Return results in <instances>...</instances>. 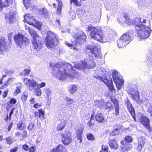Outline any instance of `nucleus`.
Wrapping results in <instances>:
<instances>
[{
    "mask_svg": "<svg viewBox=\"0 0 152 152\" xmlns=\"http://www.w3.org/2000/svg\"><path fill=\"white\" fill-rule=\"evenodd\" d=\"M52 73L53 75L61 80H72L77 76L73 66L67 63L63 64L60 62L56 64L53 68Z\"/></svg>",
    "mask_w": 152,
    "mask_h": 152,
    "instance_id": "f257e3e1",
    "label": "nucleus"
},
{
    "mask_svg": "<svg viewBox=\"0 0 152 152\" xmlns=\"http://www.w3.org/2000/svg\"><path fill=\"white\" fill-rule=\"evenodd\" d=\"M87 30L90 31V36L93 39L99 41L104 42L105 38L99 27H94L91 25L88 26Z\"/></svg>",
    "mask_w": 152,
    "mask_h": 152,
    "instance_id": "f03ea898",
    "label": "nucleus"
},
{
    "mask_svg": "<svg viewBox=\"0 0 152 152\" xmlns=\"http://www.w3.org/2000/svg\"><path fill=\"white\" fill-rule=\"evenodd\" d=\"M96 75H94V77L98 80L104 82L106 84L108 85L110 90L113 91L114 90V87L112 84H110L112 82L111 80H109L107 79L106 74V71L100 69L96 71Z\"/></svg>",
    "mask_w": 152,
    "mask_h": 152,
    "instance_id": "7ed1b4c3",
    "label": "nucleus"
},
{
    "mask_svg": "<svg viewBox=\"0 0 152 152\" xmlns=\"http://www.w3.org/2000/svg\"><path fill=\"white\" fill-rule=\"evenodd\" d=\"M26 29L28 30L33 38L32 43L34 48L37 51L39 50L42 46L41 38L38 36L35 31L30 27H27Z\"/></svg>",
    "mask_w": 152,
    "mask_h": 152,
    "instance_id": "20e7f679",
    "label": "nucleus"
},
{
    "mask_svg": "<svg viewBox=\"0 0 152 152\" xmlns=\"http://www.w3.org/2000/svg\"><path fill=\"white\" fill-rule=\"evenodd\" d=\"M136 29L137 30V35L141 39H145L148 38L151 32V27L148 26H135Z\"/></svg>",
    "mask_w": 152,
    "mask_h": 152,
    "instance_id": "39448f33",
    "label": "nucleus"
},
{
    "mask_svg": "<svg viewBox=\"0 0 152 152\" xmlns=\"http://www.w3.org/2000/svg\"><path fill=\"white\" fill-rule=\"evenodd\" d=\"M85 51L89 56H94L97 58H100L102 57L100 51L99 50L97 47L94 45H87L85 48Z\"/></svg>",
    "mask_w": 152,
    "mask_h": 152,
    "instance_id": "423d86ee",
    "label": "nucleus"
},
{
    "mask_svg": "<svg viewBox=\"0 0 152 152\" xmlns=\"http://www.w3.org/2000/svg\"><path fill=\"white\" fill-rule=\"evenodd\" d=\"M57 39L56 34L50 31L47 33V36L45 38V43L47 47L49 48H54L56 46V42Z\"/></svg>",
    "mask_w": 152,
    "mask_h": 152,
    "instance_id": "0eeeda50",
    "label": "nucleus"
},
{
    "mask_svg": "<svg viewBox=\"0 0 152 152\" xmlns=\"http://www.w3.org/2000/svg\"><path fill=\"white\" fill-rule=\"evenodd\" d=\"M112 77L114 83L118 90L120 89L121 88L124 83L122 80L123 77L116 71L114 70L112 72Z\"/></svg>",
    "mask_w": 152,
    "mask_h": 152,
    "instance_id": "6e6552de",
    "label": "nucleus"
},
{
    "mask_svg": "<svg viewBox=\"0 0 152 152\" xmlns=\"http://www.w3.org/2000/svg\"><path fill=\"white\" fill-rule=\"evenodd\" d=\"M34 19V17H32L30 14H28L24 16V21L25 22H27L29 24L32 25L37 27L39 30H41L42 23L40 21H37L35 20H34V22L35 23V24L34 23L30 22L31 20Z\"/></svg>",
    "mask_w": 152,
    "mask_h": 152,
    "instance_id": "1a4fd4ad",
    "label": "nucleus"
},
{
    "mask_svg": "<svg viewBox=\"0 0 152 152\" xmlns=\"http://www.w3.org/2000/svg\"><path fill=\"white\" fill-rule=\"evenodd\" d=\"M14 39L15 43L20 48L25 45V42H27L28 41V39L27 37L20 34L15 36Z\"/></svg>",
    "mask_w": 152,
    "mask_h": 152,
    "instance_id": "9d476101",
    "label": "nucleus"
},
{
    "mask_svg": "<svg viewBox=\"0 0 152 152\" xmlns=\"http://www.w3.org/2000/svg\"><path fill=\"white\" fill-rule=\"evenodd\" d=\"M73 36L75 39L77 43H80L82 41H84L86 39V36L84 32L81 31L77 33H73Z\"/></svg>",
    "mask_w": 152,
    "mask_h": 152,
    "instance_id": "9b49d317",
    "label": "nucleus"
},
{
    "mask_svg": "<svg viewBox=\"0 0 152 152\" xmlns=\"http://www.w3.org/2000/svg\"><path fill=\"white\" fill-rule=\"evenodd\" d=\"M134 24L135 26L140 27V26L146 27L148 26L151 27L150 22L149 20L147 22L146 19L143 18L142 20L141 18H136L135 20Z\"/></svg>",
    "mask_w": 152,
    "mask_h": 152,
    "instance_id": "f8f14e48",
    "label": "nucleus"
},
{
    "mask_svg": "<svg viewBox=\"0 0 152 152\" xmlns=\"http://www.w3.org/2000/svg\"><path fill=\"white\" fill-rule=\"evenodd\" d=\"M71 135L70 133L66 131L62 133V141L64 144L68 145L72 141Z\"/></svg>",
    "mask_w": 152,
    "mask_h": 152,
    "instance_id": "ddd939ff",
    "label": "nucleus"
},
{
    "mask_svg": "<svg viewBox=\"0 0 152 152\" xmlns=\"http://www.w3.org/2000/svg\"><path fill=\"white\" fill-rule=\"evenodd\" d=\"M93 60L92 58H88L85 61V63L82 65H79L80 66H79L78 68L76 67L78 69H80L83 68H86L88 69L91 68V67L95 66L94 63L93 62Z\"/></svg>",
    "mask_w": 152,
    "mask_h": 152,
    "instance_id": "4468645a",
    "label": "nucleus"
},
{
    "mask_svg": "<svg viewBox=\"0 0 152 152\" xmlns=\"http://www.w3.org/2000/svg\"><path fill=\"white\" fill-rule=\"evenodd\" d=\"M9 48V46L7 45L6 40L4 38H0V54H2L7 51Z\"/></svg>",
    "mask_w": 152,
    "mask_h": 152,
    "instance_id": "2eb2a0df",
    "label": "nucleus"
},
{
    "mask_svg": "<svg viewBox=\"0 0 152 152\" xmlns=\"http://www.w3.org/2000/svg\"><path fill=\"white\" fill-rule=\"evenodd\" d=\"M24 83L26 85L28 88L31 90H33L37 86V82L32 79L25 78L24 80Z\"/></svg>",
    "mask_w": 152,
    "mask_h": 152,
    "instance_id": "dca6fc26",
    "label": "nucleus"
},
{
    "mask_svg": "<svg viewBox=\"0 0 152 152\" xmlns=\"http://www.w3.org/2000/svg\"><path fill=\"white\" fill-rule=\"evenodd\" d=\"M125 103L127 105V107L133 118H134L135 116V111L134 108L132 106V104L130 103L129 100L127 99L125 100Z\"/></svg>",
    "mask_w": 152,
    "mask_h": 152,
    "instance_id": "f3484780",
    "label": "nucleus"
},
{
    "mask_svg": "<svg viewBox=\"0 0 152 152\" xmlns=\"http://www.w3.org/2000/svg\"><path fill=\"white\" fill-rule=\"evenodd\" d=\"M112 102L113 103L115 109V114L117 116L119 113V110H120L119 106V102L118 100L115 98H112Z\"/></svg>",
    "mask_w": 152,
    "mask_h": 152,
    "instance_id": "a211bd4d",
    "label": "nucleus"
},
{
    "mask_svg": "<svg viewBox=\"0 0 152 152\" xmlns=\"http://www.w3.org/2000/svg\"><path fill=\"white\" fill-rule=\"evenodd\" d=\"M141 123L147 129L150 130L149 120L146 116H142L141 117Z\"/></svg>",
    "mask_w": 152,
    "mask_h": 152,
    "instance_id": "6ab92c4d",
    "label": "nucleus"
},
{
    "mask_svg": "<svg viewBox=\"0 0 152 152\" xmlns=\"http://www.w3.org/2000/svg\"><path fill=\"white\" fill-rule=\"evenodd\" d=\"M130 96L133 99L137 102L139 100V92L137 90H134L131 92Z\"/></svg>",
    "mask_w": 152,
    "mask_h": 152,
    "instance_id": "aec40b11",
    "label": "nucleus"
},
{
    "mask_svg": "<svg viewBox=\"0 0 152 152\" xmlns=\"http://www.w3.org/2000/svg\"><path fill=\"white\" fill-rule=\"evenodd\" d=\"M110 147L112 149L116 150L118 147V145L117 141L114 139H111L108 141Z\"/></svg>",
    "mask_w": 152,
    "mask_h": 152,
    "instance_id": "412c9836",
    "label": "nucleus"
},
{
    "mask_svg": "<svg viewBox=\"0 0 152 152\" xmlns=\"http://www.w3.org/2000/svg\"><path fill=\"white\" fill-rule=\"evenodd\" d=\"M145 143V139L143 137H141L139 139L138 143V145L137 147V149L138 151H141L144 146Z\"/></svg>",
    "mask_w": 152,
    "mask_h": 152,
    "instance_id": "4be33fe9",
    "label": "nucleus"
},
{
    "mask_svg": "<svg viewBox=\"0 0 152 152\" xmlns=\"http://www.w3.org/2000/svg\"><path fill=\"white\" fill-rule=\"evenodd\" d=\"M120 129V125H115L113 127V130L110 133V134L113 136L118 135L119 134Z\"/></svg>",
    "mask_w": 152,
    "mask_h": 152,
    "instance_id": "5701e85b",
    "label": "nucleus"
},
{
    "mask_svg": "<svg viewBox=\"0 0 152 152\" xmlns=\"http://www.w3.org/2000/svg\"><path fill=\"white\" fill-rule=\"evenodd\" d=\"M15 14L14 12H11L9 15L6 16V18L9 20L10 23L14 22L15 20Z\"/></svg>",
    "mask_w": 152,
    "mask_h": 152,
    "instance_id": "b1692460",
    "label": "nucleus"
},
{
    "mask_svg": "<svg viewBox=\"0 0 152 152\" xmlns=\"http://www.w3.org/2000/svg\"><path fill=\"white\" fill-rule=\"evenodd\" d=\"M11 3L10 0H0V8L8 6L11 4Z\"/></svg>",
    "mask_w": 152,
    "mask_h": 152,
    "instance_id": "393cba45",
    "label": "nucleus"
},
{
    "mask_svg": "<svg viewBox=\"0 0 152 152\" xmlns=\"http://www.w3.org/2000/svg\"><path fill=\"white\" fill-rule=\"evenodd\" d=\"M96 120L99 123H102L104 120L103 115L100 113H98L95 116Z\"/></svg>",
    "mask_w": 152,
    "mask_h": 152,
    "instance_id": "a878e982",
    "label": "nucleus"
},
{
    "mask_svg": "<svg viewBox=\"0 0 152 152\" xmlns=\"http://www.w3.org/2000/svg\"><path fill=\"white\" fill-rule=\"evenodd\" d=\"M117 45L119 48H123L125 47L128 43H126L120 38V39L117 41Z\"/></svg>",
    "mask_w": 152,
    "mask_h": 152,
    "instance_id": "bb28decb",
    "label": "nucleus"
},
{
    "mask_svg": "<svg viewBox=\"0 0 152 152\" xmlns=\"http://www.w3.org/2000/svg\"><path fill=\"white\" fill-rule=\"evenodd\" d=\"M65 149V148L62 145H60L56 149L54 148L51 152H62Z\"/></svg>",
    "mask_w": 152,
    "mask_h": 152,
    "instance_id": "cd10ccee",
    "label": "nucleus"
},
{
    "mask_svg": "<svg viewBox=\"0 0 152 152\" xmlns=\"http://www.w3.org/2000/svg\"><path fill=\"white\" fill-rule=\"evenodd\" d=\"M126 36V34L124 33L121 37L120 38L123 40V41L125 42L128 43V44L131 41V37H129L127 38Z\"/></svg>",
    "mask_w": 152,
    "mask_h": 152,
    "instance_id": "c85d7f7f",
    "label": "nucleus"
},
{
    "mask_svg": "<svg viewBox=\"0 0 152 152\" xmlns=\"http://www.w3.org/2000/svg\"><path fill=\"white\" fill-rule=\"evenodd\" d=\"M17 84L19 85V86L17 87L16 89L14 92V94L15 95H18L21 92V87L22 86V84L20 83H17Z\"/></svg>",
    "mask_w": 152,
    "mask_h": 152,
    "instance_id": "c756f323",
    "label": "nucleus"
},
{
    "mask_svg": "<svg viewBox=\"0 0 152 152\" xmlns=\"http://www.w3.org/2000/svg\"><path fill=\"white\" fill-rule=\"evenodd\" d=\"M39 12L40 14L43 15L44 17H47L48 15V12H47V10L44 8L41 10H39Z\"/></svg>",
    "mask_w": 152,
    "mask_h": 152,
    "instance_id": "7c9ffc66",
    "label": "nucleus"
},
{
    "mask_svg": "<svg viewBox=\"0 0 152 152\" xmlns=\"http://www.w3.org/2000/svg\"><path fill=\"white\" fill-rule=\"evenodd\" d=\"M125 23H126L129 25H131L134 24L133 20H131L127 16L126 17L125 16Z\"/></svg>",
    "mask_w": 152,
    "mask_h": 152,
    "instance_id": "2f4dec72",
    "label": "nucleus"
},
{
    "mask_svg": "<svg viewBox=\"0 0 152 152\" xmlns=\"http://www.w3.org/2000/svg\"><path fill=\"white\" fill-rule=\"evenodd\" d=\"M6 140V143L9 145L12 144L13 141V139H12L11 137H8L4 139V140Z\"/></svg>",
    "mask_w": 152,
    "mask_h": 152,
    "instance_id": "473e14b6",
    "label": "nucleus"
},
{
    "mask_svg": "<svg viewBox=\"0 0 152 152\" xmlns=\"http://www.w3.org/2000/svg\"><path fill=\"white\" fill-rule=\"evenodd\" d=\"M66 125L65 122H61L59 125H58L57 126V129L58 130H62L64 127Z\"/></svg>",
    "mask_w": 152,
    "mask_h": 152,
    "instance_id": "72a5a7b5",
    "label": "nucleus"
},
{
    "mask_svg": "<svg viewBox=\"0 0 152 152\" xmlns=\"http://www.w3.org/2000/svg\"><path fill=\"white\" fill-rule=\"evenodd\" d=\"M28 95V93L27 92H24L21 96L22 100L24 102H26Z\"/></svg>",
    "mask_w": 152,
    "mask_h": 152,
    "instance_id": "f704fd0d",
    "label": "nucleus"
},
{
    "mask_svg": "<svg viewBox=\"0 0 152 152\" xmlns=\"http://www.w3.org/2000/svg\"><path fill=\"white\" fill-rule=\"evenodd\" d=\"M125 147H122V150H123V151H128L130 150V148H132V146L131 145L129 144H125Z\"/></svg>",
    "mask_w": 152,
    "mask_h": 152,
    "instance_id": "c9c22d12",
    "label": "nucleus"
},
{
    "mask_svg": "<svg viewBox=\"0 0 152 152\" xmlns=\"http://www.w3.org/2000/svg\"><path fill=\"white\" fill-rule=\"evenodd\" d=\"M65 100L66 101V103L68 104L69 105L72 104L74 102V101L71 98L67 96L66 97V98L65 99Z\"/></svg>",
    "mask_w": 152,
    "mask_h": 152,
    "instance_id": "e433bc0d",
    "label": "nucleus"
},
{
    "mask_svg": "<svg viewBox=\"0 0 152 152\" xmlns=\"http://www.w3.org/2000/svg\"><path fill=\"white\" fill-rule=\"evenodd\" d=\"M31 0H23V2L24 6L26 9L30 5V3L29 1Z\"/></svg>",
    "mask_w": 152,
    "mask_h": 152,
    "instance_id": "4c0bfd02",
    "label": "nucleus"
},
{
    "mask_svg": "<svg viewBox=\"0 0 152 152\" xmlns=\"http://www.w3.org/2000/svg\"><path fill=\"white\" fill-rule=\"evenodd\" d=\"M94 113H94H92V115L91 116V118L90 119V121H89L87 124H88V126L90 127H91L92 126H94V124L92 122V119L93 118V115Z\"/></svg>",
    "mask_w": 152,
    "mask_h": 152,
    "instance_id": "58836bf2",
    "label": "nucleus"
},
{
    "mask_svg": "<svg viewBox=\"0 0 152 152\" xmlns=\"http://www.w3.org/2000/svg\"><path fill=\"white\" fill-rule=\"evenodd\" d=\"M77 90V87L76 85H73L72 86L71 88V90H70V92L72 94L75 92Z\"/></svg>",
    "mask_w": 152,
    "mask_h": 152,
    "instance_id": "ea45409f",
    "label": "nucleus"
},
{
    "mask_svg": "<svg viewBox=\"0 0 152 152\" xmlns=\"http://www.w3.org/2000/svg\"><path fill=\"white\" fill-rule=\"evenodd\" d=\"M62 3L61 2H59L58 5V7H57V12L60 14V12L61 11L62 7Z\"/></svg>",
    "mask_w": 152,
    "mask_h": 152,
    "instance_id": "a19ab883",
    "label": "nucleus"
},
{
    "mask_svg": "<svg viewBox=\"0 0 152 152\" xmlns=\"http://www.w3.org/2000/svg\"><path fill=\"white\" fill-rule=\"evenodd\" d=\"M45 92L47 94L48 99H49V97H51L52 94L51 90L49 88H47L46 89Z\"/></svg>",
    "mask_w": 152,
    "mask_h": 152,
    "instance_id": "79ce46f5",
    "label": "nucleus"
},
{
    "mask_svg": "<svg viewBox=\"0 0 152 152\" xmlns=\"http://www.w3.org/2000/svg\"><path fill=\"white\" fill-rule=\"evenodd\" d=\"M17 128L20 130H23L25 127V124L19 123L17 124Z\"/></svg>",
    "mask_w": 152,
    "mask_h": 152,
    "instance_id": "37998d69",
    "label": "nucleus"
},
{
    "mask_svg": "<svg viewBox=\"0 0 152 152\" xmlns=\"http://www.w3.org/2000/svg\"><path fill=\"white\" fill-rule=\"evenodd\" d=\"M102 150L100 152H108V146L107 145H102Z\"/></svg>",
    "mask_w": 152,
    "mask_h": 152,
    "instance_id": "c03bdc74",
    "label": "nucleus"
},
{
    "mask_svg": "<svg viewBox=\"0 0 152 152\" xmlns=\"http://www.w3.org/2000/svg\"><path fill=\"white\" fill-rule=\"evenodd\" d=\"M87 137L88 140L93 141L95 140L94 136L91 134H88L87 135Z\"/></svg>",
    "mask_w": 152,
    "mask_h": 152,
    "instance_id": "a18cd8bd",
    "label": "nucleus"
},
{
    "mask_svg": "<svg viewBox=\"0 0 152 152\" xmlns=\"http://www.w3.org/2000/svg\"><path fill=\"white\" fill-rule=\"evenodd\" d=\"M34 126V123L31 122L30 123L28 127V131H31L33 129Z\"/></svg>",
    "mask_w": 152,
    "mask_h": 152,
    "instance_id": "49530a36",
    "label": "nucleus"
},
{
    "mask_svg": "<svg viewBox=\"0 0 152 152\" xmlns=\"http://www.w3.org/2000/svg\"><path fill=\"white\" fill-rule=\"evenodd\" d=\"M65 44L68 46L71 47V49H74L75 50L76 49V48H75V46H74V45L75 46V45H74V44H73V43H72V44H71L67 42H65Z\"/></svg>",
    "mask_w": 152,
    "mask_h": 152,
    "instance_id": "de8ad7c7",
    "label": "nucleus"
},
{
    "mask_svg": "<svg viewBox=\"0 0 152 152\" xmlns=\"http://www.w3.org/2000/svg\"><path fill=\"white\" fill-rule=\"evenodd\" d=\"M71 4L73 3L77 6H80L81 4H79L77 0H70Z\"/></svg>",
    "mask_w": 152,
    "mask_h": 152,
    "instance_id": "09e8293b",
    "label": "nucleus"
},
{
    "mask_svg": "<svg viewBox=\"0 0 152 152\" xmlns=\"http://www.w3.org/2000/svg\"><path fill=\"white\" fill-rule=\"evenodd\" d=\"M125 139L126 141L128 142H131L132 141V137L130 136L126 137Z\"/></svg>",
    "mask_w": 152,
    "mask_h": 152,
    "instance_id": "8fccbe9b",
    "label": "nucleus"
},
{
    "mask_svg": "<svg viewBox=\"0 0 152 152\" xmlns=\"http://www.w3.org/2000/svg\"><path fill=\"white\" fill-rule=\"evenodd\" d=\"M132 31H129L128 32L125 33V34H126V38H127L128 37H131V40H132L133 37V35L132 33Z\"/></svg>",
    "mask_w": 152,
    "mask_h": 152,
    "instance_id": "3c124183",
    "label": "nucleus"
},
{
    "mask_svg": "<svg viewBox=\"0 0 152 152\" xmlns=\"http://www.w3.org/2000/svg\"><path fill=\"white\" fill-rule=\"evenodd\" d=\"M35 92L36 93L35 95L36 96H41L42 94V91L39 88H38L37 89Z\"/></svg>",
    "mask_w": 152,
    "mask_h": 152,
    "instance_id": "603ef678",
    "label": "nucleus"
},
{
    "mask_svg": "<svg viewBox=\"0 0 152 152\" xmlns=\"http://www.w3.org/2000/svg\"><path fill=\"white\" fill-rule=\"evenodd\" d=\"M112 104L109 102H107L105 107L106 109H108L112 107Z\"/></svg>",
    "mask_w": 152,
    "mask_h": 152,
    "instance_id": "864d4df0",
    "label": "nucleus"
},
{
    "mask_svg": "<svg viewBox=\"0 0 152 152\" xmlns=\"http://www.w3.org/2000/svg\"><path fill=\"white\" fill-rule=\"evenodd\" d=\"M30 70L29 69H26L23 72V74L25 75H29L30 74Z\"/></svg>",
    "mask_w": 152,
    "mask_h": 152,
    "instance_id": "5fc2aeb1",
    "label": "nucleus"
},
{
    "mask_svg": "<svg viewBox=\"0 0 152 152\" xmlns=\"http://www.w3.org/2000/svg\"><path fill=\"white\" fill-rule=\"evenodd\" d=\"M45 85H46L45 83H44V82H42V83H40L39 84H37V87L42 88V87H45Z\"/></svg>",
    "mask_w": 152,
    "mask_h": 152,
    "instance_id": "6e6d98bb",
    "label": "nucleus"
},
{
    "mask_svg": "<svg viewBox=\"0 0 152 152\" xmlns=\"http://www.w3.org/2000/svg\"><path fill=\"white\" fill-rule=\"evenodd\" d=\"M22 148L25 150L27 151L29 149V147L27 145L25 144L23 145Z\"/></svg>",
    "mask_w": 152,
    "mask_h": 152,
    "instance_id": "4d7b16f0",
    "label": "nucleus"
},
{
    "mask_svg": "<svg viewBox=\"0 0 152 152\" xmlns=\"http://www.w3.org/2000/svg\"><path fill=\"white\" fill-rule=\"evenodd\" d=\"M77 140L79 143H81L82 142V137L81 134H80L77 137Z\"/></svg>",
    "mask_w": 152,
    "mask_h": 152,
    "instance_id": "13d9d810",
    "label": "nucleus"
},
{
    "mask_svg": "<svg viewBox=\"0 0 152 152\" xmlns=\"http://www.w3.org/2000/svg\"><path fill=\"white\" fill-rule=\"evenodd\" d=\"M42 106V105L41 104H39L37 103H36L34 104L33 106V107L37 109L39 107H41Z\"/></svg>",
    "mask_w": 152,
    "mask_h": 152,
    "instance_id": "bf43d9fd",
    "label": "nucleus"
},
{
    "mask_svg": "<svg viewBox=\"0 0 152 152\" xmlns=\"http://www.w3.org/2000/svg\"><path fill=\"white\" fill-rule=\"evenodd\" d=\"M27 132L26 131L24 130L22 133V136L23 138H25L27 135Z\"/></svg>",
    "mask_w": 152,
    "mask_h": 152,
    "instance_id": "052dcab7",
    "label": "nucleus"
},
{
    "mask_svg": "<svg viewBox=\"0 0 152 152\" xmlns=\"http://www.w3.org/2000/svg\"><path fill=\"white\" fill-rule=\"evenodd\" d=\"M8 93V91L7 90H5L3 93V98H4L7 96Z\"/></svg>",
    "mask_w": 152,
    "mask_h": 152,
    "instance_id": "680f3d73",
    "label": "nucleus"
},
{
    "mask_svg": "<svg viewBox=\"0 0 152 152\" xmlns=\"http://www.w3.org/2000/svg\"><path fill=\"white\" fill-rule=\"evenodd\" d=\"M16 102V100L14 98L12 99L10 101V104H15Z\"/></svg>",
    "mask_w": 152,
    "mask_h": 152,
    "instance_id": "e2e57ef3",
    "label": "nucleus"
},
{
    "mask_svg": "<svg viewBox=\"0 0 152 152\" xmlns=\"http://www.w3.org/2000/svg\"><path fill=\"white\" fill-rule=\"evenodd\" d=\"M38 111L39 112V115L41 114V115H44V112L43 110L42 109H40L38 110Z\"/></svg>",
    "mask_w": 152,
    "mask_h": 152,
    "instance_id": "0e129e2a",
    "label": "nucleus"
},
{
    "mask_svg": "<svg viewBox=\"0 0 152 152\" xmlns=\"http://www.w3.org/2000/svg\"><path fill=\"white\" fill-rule=\"evenodd\" d=\"M13 125V122H12L9 125L8 127V131L9 132L10 131L11 128L12 126Z\"/></svg>",
    "mask_w": 152,
    "mask_h": 152,
    "instance_id": "69168bd1",
    "label": "nucleus"
},
{
    "mask_svg": "<svg viewBox=\"0 0 152 152\" xmlns=\"http://www.w3.org/2000/svg\"><path fill=\"white\" fill-rule=\"evenodd\" d=\"M34 146L31 147L29 149V152H34Z\"/></svg>",
    "mask_w": 152,
    "mask_h": 152,
    "instance_id": "338daca9",
    "label": "nucleus"
},
{
    "mask_svg": "<svg viewBox=\"0 0 152 152\" xmlns=\"http://www.w3.org/2000/svg\"><path fill=\"white\" fill-rule=\"evenodd\" d=\"M17 149L18 148L17 147H15L13 149L10 151V152H16Z\"/></svg>",
    "mask_w": 152,
    "mask_h": 152,
    "instance_id": "774afa93",
    "label": "nucleus"
}]
</instances>
